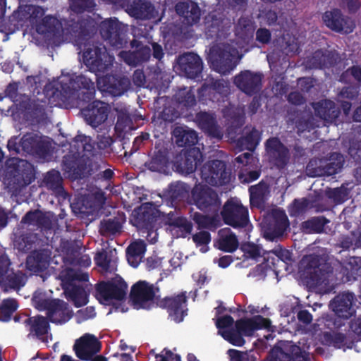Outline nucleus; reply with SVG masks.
I'll list each match as a JSON object with an SVG mask.
<instances>
[{"label":"nucleus","instance_id":"nucleus-1","mask_svg":"<svg viewBox=\"0 0 361 361\" xmlns=\"http://www.w3.org/2000/svg\"><path fill=\"white\" fill-rule=\"evenodd\" d=\"M114 61L112 56L106 53L105 49L94 48L83 54V62L90 71L97 76L98 88L102 92L113 97L121 95L129 87L127 78H117L112 75L101 76Z\"/></svg>","mask_w":361,"mask_h":361},{"label":"nucleus","instance_id":"nucleus-2","mask_svg":"<svg viewBox=\"0 0 361 361\" xmlns=\"http://www.w3.org/2000/svg\"><path fill=\"white\" fill-rule=\"evenodd\" d=\"M241 57L242 54L237 49H231L230 45L212 48L208 56L212 68L221 74L233 70Z\"/></svg>","mask_w":361,"mask_h":361},{"label":"nucleus","instance_id":"nucleus-3","mask_svg":"<svg viewBox=\"0 0 361 361\" xmlns=\"http://www.w3.org/2000/svg\"><path fill=\"white\" fill-rule=\"evenodd\" d=\"M33 302L39 310L47 309L51 322L63 324L72 317V312L66 303L59 300H47L44 299L42 293L36 292L33 296Z\"/></svg>","mask_w":361,"mask_h":361},{"label":"nucleus","instance_id":"nucleus-4","mask_svg":"<svg viewBox=\"0 0 361 361\" xmlns=\"http://www.w3.org/2000/svg\"><path fill=\"white\" fill-rule=\"evenodd\" d=\"M157 289L152 285L140 281L133 286L131 298L133 305L136 309H149L155 302Z\"/></svg>","mask_w":361,"mask_h":361},{"label":"nucleus","instance_id":"nucleus-5","mask_svg":"<svg viewBox=\"0 0 361 361\" xmlns=\"http://www.w3.org/2000/svg\"><path fill=\"white\" fill-rule=\"evenodd\" d=\"M68 279L63 280V286L65 293L74 302L76 307L85 305L87 302V295L85 290L82 288L78 287L75 284L68 283V280H80L85 281L87 276L85 274H76L73 271L70 270L67 273Z\"/></svg>","mask_w":361,"mask_h":361},{"label":"nucleus","instance_id":"nucleus-6","mask_svg":"<svg viewBox=\"0 0 361 361\" xmlns=\"http://www.w3.org/2000/svg\"><path fill=\"white\" fill-rule=\"evenodd\" d=\"M247 210L238 200H231L224 206L223 217L226 224L233 227L243 226L246 224Z\"/></svg>","mask_w":361,"mask_h":361},{"label":"nucleus","instance_id":"nucleus-7","mask_svg":"<svg viewBox=\"0 0 361 361\" xmlns=\"http://www.w3.org/2000/svg\"><path fill=\"white\" fill-rule=\"evenodd\" d=\"M322 19L329 29L337 32L350 33L355 27L354 21L348 17L343 16L338 9L325 12Z\"/></svg>","mask_w":361,"mask_h":361},{"label":"nucleus","instance_id":"nucleus-8","mask_svg":"<svg viewBox=\"0 0 361 361\" xmlns=\"http://www.w3.org/2000/svg\"><path fill=\"white\" fill-rule=\"evenodd\" d=\"M306 348L293 345L290 342H286L283 346L274 348L271 353L269 361H286L291 356L294 361H309V355Z\"/></svg>","mask_w":361,"mask_h":361},{"label":"nucleus","instance_id":"nucleus-9","mask_svg":"<svg viewBox=\"0 0 361 361\" xmlns=\"http://www.w3.org/2000/svg\"><path fill=\"white\" fill-rule=\"evenodd\" d=\"M202 177L206 183L212 185H220L228 180V173L225 164L221 161H213L205 164L202 169Z\"/></svg>","mask_w":361,"mask_h":361},{"label":"nucleus","instance_id":"nucleus-10","mask_svg":"<svg viewBox=\"0 0 361 361\" xmlns=\"http://www.w3.org/2000/svg\"><path fill=\"white\" fill-rule=\"evenodd\" d=\"M121 286L112 283H102L97 287V298L101 304L109 305L115 300H121L125 296Z\"/></svg>","mask_w":361,"mask_h":361},{"label":"nucleus","instance_id":"nucleus-11","mask_svg":"<svg viewBox=\"0 0 361 361\" xmlns=\"http://www.w3.org/2000/svg\"><path fill=\"white\" fill-rule=\"evenodd\" d=\"M74 349L79 358L87 360L99 352L100 345L95 336L85 334L76 341Z\"/></svg>","mask_w":361,"mask_h":361},{"label":"nucleus","instance_id":"nucleus-12","mask_svg":"<svg viewBox=\"0 0 361 361\" xmlns=\"http://www.w3.org/2000/svg\"><path fill=\"white\" fill-rule=\"evenodd\" d=\"M235 328L238 335L242 336H250L259 329H269L270 321L260 316L254 317L251 319H241L235 323Z\"/></svg>","mask_w":361,"mask_h":361},{"label":"nucleus","instance_id":"nucleus-13","mask_svg":"<svg viewBox=\"0 0 361 361\" xmlns=\"http://www.w3.org/2000/svg\"><path fill=\"white\" fill-rule=\"evenodd\" d=\"M9 260L6 256L0 258V283L8 285L12 288H18L25 284V276L21 274H15L9 269Z\"/></svg>","mask_w":361,"mask_h":361},{"label":"nucleus","instance_id":"nucleus-14","mask_svg":"<svg viewBox=\"0 0 361 361\" xmlns=\"http://www.w3.org/2000/svg\"><path fill=\"white\" fill-rule=\"evenodd\" d=\"M164 302L171 319L176 322L183 321L186 314V297L185 293L167 298L164 300Z\"/></svg>","mask_w":361,"mask_h":361},{"label":"nucleus","instance_id":"nucleus-15","mask_svg":"<svg viewBox=\"0 0 361 361\" xmlns=\"http://www.w3.org/2000/svg\"><path fill=\"white\" fill-rule=\"evenodd\" d=\"M233 323V319L230 316H224L216 319V325L219 329V334L224 339L234 345L242 346L245 343L243 338L234 331H230L226 329Z\"/></svg>","mask_w":361,"mask_h":361},{"label":"nucleus","instance_id":"nucleus-16","mask_svg":"<svg viewBox=\"0 0 361 361\" xmlns=\"http://www.w3.org/2000/svg\"><path fill=\"white\" fill-rule=\"evenodd\" d=\"M354 297L353 294L346 293L338 295L331 303L333 311L340 317L348 318L354 310L353 302Z\"/></svg>","mask_w":361,"mask_h":361},{"label":"nucleus","instance_id":"nucleus-17","mask_svg":"<svg viewBox=\"0 0 361 361\" xmlns=\"http://www.w3.org/2000/svg\"><path fill=\"white\" fill-rule=\"evenodd\" d=\"M180 66L188 78H195L202 71L200 58L192 53L182 56L179 60Z\"/></svg>","mask_w":361,"mask_h":361},{"label":"nucleus","instance_id":"nucleus-18","mask_svg":"<svg viewBox=\"0 0 361 361\" xmlns=\"http://www.w3.org/2000/svg\"><path fill=\"white\" fill-rule=\"evenodd\" d=\"M192 198L197 206L203 209L216 201V195L209 188L197 185L192 190Z\"/></svg>","mask_w":361,"mask_h":361},{"label":"nucleus","instance_id":"nucleus-19","mask_svg":"<svg viewBox=\"0 0 361 361\" xmlns=\"http://www.w3.org/2000/svg\"><path fill=\"white\" fill-rule=\"evenodd\" d=\"M260 82L261 75L253 74L250 71L243 72L235 78V85L247 94H250Z\"/></svg>","mask_w":361,"mask_h":361},{"label":"nucleus","instance_id":"nucleus-20","mask_svg":"<svg viewBox=\"0 0 361 361\" xmlns=\"http://www.w3.org/2000/svg\"><path fill=\"white\" fill-rule=\"evenodd\" d=\"M107 106L101 102H94L92 109L85 114L87 121L92 126H97L103 123L107 118Z\"/></svg>","mask_w":361,"mask_h":361},{"label":"nucleus","instance_id":"nucleus-21","mask_svg":"<svg viewBox=\"0 0 361 361\" xmlns=\"http://www.w3.org/2000/svg\"><path fill=\"white\" fill-rule=\"evenodd\" d=\"M176 11L183 16L188 24H192L200 18V11L197 5L192 1L181 2L176 5Z\"/></svg>","mask_w":361,"mask_h":361},{"label":"nucleus","instance_id":"nucleus-22","mask_svg":"<svg viewBox=\"0 0 361 361\" xmlns=\"http://www.w3.org/2000/svg\"><path fill=\"white\" fill-rule=\"evenodd\" d=\"M145 252V244L142 240H136L131 243L127 249V260L133 267L140 263Z\"/></svg>","mask_w":361,"mask_h":361},{"label":"nucleus","instance_id":"nucleus-23","mask_svg":"<svg viewBox=\"0 0 361 361\" xmlns=\"http://www.w3.org/2000/svg\"><path fill=\"white\" fill-rule=\"evenodd\" d=\"M316 114L327 122H333L338 116V113L334 109V103L331 101H322L314 106Z\"/></svg>","mask_w":361,"mask_h":361},{"label":"nucleus","instance_id":"nucleus-24","mask_svg":"<svg viewBox=\"0 0 361 361\" xmlns=\"http://www.w3.org/2000/svg\"><path fill=\"white\" fill-rule=\"evenodd\" d=\"M173 135L176 137V142L178 146L194 145L197 141L195 131L190 129L178 127L174 130Z\"/></svg>","mask_w":361,"mask_h":361},{"label":"nucleus","instance_id":"nucleus-25","mask_svg":"<svg viewBox=\"0 0 361 361\" xmlns=\"http://www.w3.org/2000/svg\"><path fill=\"white\" fill-rule=\"evenodd\" d=\"M238 247V240L229 228L219 231V247L226 252H233Z\"/></svg>","mask_w":361,"mask_h":361},{"label":"nucleus","instance_id":"nucleus-26","mask_svg":"<svg viewBox=\"0 0 361 361\" xmlns=\"http://www.w3.org/2000/svg\"><path fill=\"white\" fill-rule=\"evenodd\" d=\"M170 231L173 235L178 237H185L192 229L190 224L186 219L178 217L170 225Z\"/></svg>","mask_w":361,"mask_h":361},{"label":"nucleus","instance_id":"nucleus-27","mask_svg":"<svg viewBox=\"0 0 361 361\" xmlns=\"http://www.w3.org/2000/svg\"><path fill=\"white\" fill-rule=\"evenodd\" d=\"M267 149L273 157H278L282 163H284L287 150L276 138H272L267 141Z\"/></svg>","mask_w":361,"mask_h":361},{"label":"nucleus","instance_id":"nucleus-28","mask_svg":"<svg viewBox=\"0 0 361 361\" xmlns=\"http://www.w3.org/2000/svg\"><path fill=\"white\" fill-rule=\"evenodd\" d=\"M358 91L353 87H347L343 88L338 94V100L342 103V109L345 114H348L350 110L351 104L345 102V99H353L357 95Z\"/></svg>","mask_w":361,"mask_h":361},{"label":"nucleus","instance_id":"nucleus-29","mask_svg":"<svg viewBox=\"0 0 361 361\" xmlns=\"http://www.w3.org/2000/svg\"><path fill=\"white\" fill-rule=\"evenodd\" d=\"M18 308V304L13 299L4 300L0 307L1 318L2 321H8L11 314Z\"/></svg>","mask_w":361,"mask_h":361},{"label":"nucleus","instance_id":"nucleus-30","mask_svg":"<svg viewBox=\"0 0 361 361\" xmlns=\"http://www.w3.org/2000/svg\"><path fill=\"white\" fill-rule=\"evenodd\" d=\"M32 330L38 336H43L48 332L49 324L43 317H33L30 319Z\"/></svg>","mask_w":361,"mask_h":361},{"label":"nucleus","instance_id":"nucleus-31","mask_svg":"<svg viewBox=\"0 0 361 361\" xmlns=\"http://www.w3.org/2000/svg\"><path fill=\"white\" fill-rule=\"evenodd\" d=\"M61 27L60 22L55 18L51 16H46L42 20V25H39L37 28L39 32H52Z\"/></svg>","mask_w":361,"mask_h":361},{"label":"nucleus","instance_id":"nucleus-32","mask_svg":"<svg viewBox=\"0 0 361 361\" xmlns=\"http://www.w3.org/2000/svg\"><path fill=\"white\" fill-rule=\"evenodd\" d=\"M76 79L78 80L77 82L76 81H71L70 82V85L67 86L66 85V81L68 80V78L66 77V76H63L60 78V82L62 83V84H64L65 86H63V89L66 91L68 89L72 87V88H75V83H79L80 82L81 85L84 87V88H86L87 90H91V89H93V82L91 81L90 79L89 78H87V77H85V76H78L76 78Z\"/></svg>","mask_w":361,"mask_h":361},{"label":"nucleus","instance_id":"nucleus-33","mask_svg":"<svg viewBox=\"0 0 361 361\" xmlns=\"http://www.w3.org/2000/svg\"><path fill=\"white\" fill-rule=\"evenodd\" d=\"M202 158V154L199 149L192 148L188 154L187 158L186 166L185 172L186 173H192L196 168L197 162L200 161Z\"/></svg>","mask_w":361,"mask_h":361},{"label":"nucleus","instance_id":"nucleus-34","mask_svg":"<svg viewBox=\"0 0 361 361\" xmlns=\"http://www.w3.org/2000/svg\"><path fill=\"white\" fill-rule=\"evenodd\" d=\"M259 132L256 130H253L248 137L240 140V147L251 151L257 145V144L259 142Z\"/></svg>","mask_w":361,"mask_h":361},{"label":"nucleus","instance_id":"nucleus-35","mask_svg":"<svg viewBox=\"0 0 361 361\" xmlns=\"http://www.w3.org/2000/svg\"><path fill=\"white\" fill-rule=\"evenodd\" d=\"M193 240L197 246L200 247L202 252H206L208 250L207 245L210 241V235L209 233L202 231L195 234L193 236Z\"/></svg>","mask_w":361,"mask_h":361},{"label":"nucleus","instance_id":"nucleus-36","mask_svg":"<svg viewBox=\"0 0 361 361\" xmlns=\"http://www.w3.org/2000/svg\"><path fill=\"white\" fill-rule=\"evenodd\" d=\"M274 216L276 220L278 231L276 235H279L283 233L288 226V218L283 211L281 209H276Z\"/></svg>","mask_w":361,"mask_h":361},{"label":"nucleus","instance_id":"nucleus-37","mask_svg":"<svg viewBox=\"0 0 361 361\" xmlns=\"http://www.w3.org/2000/svg\"><path fill=\"white\" fill-rule=\"evenodd\" d=\"M117 25L111 20H105L102 24V35L104 38L111 37L116 32Z\"/></svg>","mask_w":361,"mask_h":361},{"label":"nucleus","instance_id":"nucleus-38","mask_svg":"<svg viewBox=\"0 0 361 361\" xmlns=\"http://www.w3.org/2000/svg\"><path fill=\"white\" fill-rule=\"evenodd\" d=\"M20 12H27L30 14V18L32 20L39 18L44 15V10L35 6H26L24 8H20Z\"/></svg>","mask_w":361,"mask_h":361},{"label":"nucleus","instance_id":"nucleus-39","mask_svg":"<svg viewBox=\"0 0 361 361\" xmlns=\"http://www.w3.org/2000/svg\"><path fill=\"white\" fill-rule=\"evenodd\" d=\"M228 355L231 361H250L251 356L247 353L240 352L235 349H231L228 351Z\"/></svg>","mask_w":361,"mask_h":361},{"label":"nucleus","instance_id":"nucleus-40","mask_svg":"<svg viewBox=\"0 0 361 361\" xmlns=\"http://www.w3.org/2000/svg\"><path fill=\"white\" fill-rule=\"evenodd\" d=\"M156 361H180V357L168 350H164L156 356Z\"/></svg>","mask_w":361,"mask_h":361},{"label":"nucleus","instance_id":"nucleus-41","mask_svg":"<svg viewBox=\"0 0 361 361\" xmlns=\"http://www.w3.org/2000/svg\"><path fill=\"white\" fill-rule=\"evenodd\" d=\"M95 314L94 308L92 307H88L85 310H79L77 313V317L78 322H80L82 320L93 318Z\"/></svg>","mask_w":361,"mask_h":361},{"label":"nucleus","instance_id":"nucleus-42","mask_svg":"<svg viewBox=\"0 0 361 361\" xmlns=\"http://www.w3.org/2000/svg\"><path fill=\"white\" fill-rule=\"evenodd\" d=\"M317 266V259L315 256H307L305 257L301 262L300 267L304 269H311Z\"/></svg>","mask_w":361,"mask_h":361},{"label":"nucleus","instance_id":"nucleus-43","mask_svg":"<svg viewBox=\"0 0 361 361\" xmlns=\"http://www.w3.org/2000/svg\"><path fill=\"white\" fill-rule=\"evenodd\" d=\"M145 11H141L140 13H133L137 18H148L152 16V13L154 11V8L149 4H145L141 7Z\"/></svg>","mask_w":361,"mask_h":361},{"label":"nucleus","instance_id":"nucleus-44","mask_svg":"<svg viewBox=\"0 0 361 361\" xmlns=\"http://www.w3.org/2000/svg\"><path fill=\"white\" fill-rule=\"evenodd\" d=\"M95 261L97 264L103 268V269L107 271L110 267V262L106 260V255L103 252L99 253L95 257Z\"/></svg>","mask_w":361,"mask_h":361},{"label":"nucleus","instance_id":"nucleus-45","mask_svg":"<svg viewBox=\"0 0 361 361\" xmlns=\"http://www.w3.org/2000/svg\"><path fill=\"white\" fill-rule=\"evenodd\" d=\"M257 39L262 43L267 42L270 39V33L266 29H260L257 32Z\"/></svg>","mask_w":361,"mask_h":361},{"label":"nucleus","instance_id":"nucleus-46","mask_svg":"<svg viewBox=\"0 0 361 361\" xmlns=\"http://www.w3.org/2000/svg\"><path fill=\"white\" fill-rule=\"evenodd\" d=\"M259 177V174L256 171L250 172L248 176H245L244 173H240L239 174V178L243 183H249L250 181H253L256 180Z\"/></svg>","mask_w":361,"mask_h":361},{"label":"nucleus","instance_id":"nucleus-47","mask_svg":"<svg viewBox=\"0 0 361 361\" xmlns=\"http://www.w3.org/2000/svg\"><path fill=\"white\" fill-rule=\"evenodd\" d=\"M343 6L353 12L358 9L360 3L357 0H343Z\"/></svg>","mask_w":361,"mask_h":361},{"label":"nucleus","instance_id":"nucleus-48","mask_svg":"<svg viewBox=\"0 0 361 361\" xmlns=\"http://www.w3.org/2000/svg\"><path fill=\"white\" fill-rule=\"evenodd\" d=\"M352 331L361 337V317L355 319L350 324Z\"/></svg>","mask_w":361,"mask_h":361},{"label":"nucleus","instance_id":"nucleus-49","mask_svg":"<svg viewBox=\"0 0 361 361\" xmlns=\"http://www.w3.org/2000/svg\"><path fill=\"white\" fill-rule=\"evenodd\" d=\"M252 159V153L250 152H245V153L239 155L236 158V161L243 164H247L250 163Z\"/></svg>","mask_w":361,"mask_h":361},{"label":"nucleus","instance_id":"nucleus-50","mask_svg":"<svg viewBox=\"0 0 361 361\" xmlns=\"http://www.w3.org/2000/svg\"><path fill=\"white\" fill-rule=\"evenodd\" d=\"M32 141H33V139L30 136L23 137V140H22L23 147L28 152H32L33 145H34V144H32Z\"/></svg>","mask_w":361,"mask_h":361},{"label":"nucleus","instance_id":"nucleus-51","mask_svg":"<svg viewBox=\"0 0 361 361\" xmlns=\"http://www.w3.org/2000/svg\"><path fill=\"white\" fill-rule=\"evenodd\" d=\"M172 269H176L180 267L182 263V256L180 253H176L174 256L169 261Z\"/></svg>","mask_w":361,"mask_h":361},{"label":"nucleus","instance_id":"nucleus-52","mask_svg":"<svg viewBox=\"0 0 361 361\" xmlns=\"http://www.w3.org/2000/svg\"><path fill=\"white\" fill-rule=\"evenodd\" d=\"M298 317L300 321L305 324L310 323L312 319V315L305 310L300 311L298 314Z\"/></svg>","mask_w":361,"mask_h":361},{"label":"nucleus","instance_id":"nucleus-53","mask_svg":"<svg viewBox=\"0 0 361 361\" xmlns=\"http://www.w3.org/2000/svg\"><path fill=\"white\" fill-rule=\"evenodd\" d=\"M120 56L121 58H123L125 61L130 65V66H135L138 61H136L135 59H133L132 58L134 57L133 54L128 52H121Z\"/></svg>","mask_w":361,"mask_h":361},{"label":"nucleus","instance_id":"nucleus-54","mask_svg":"<svg viewBox=\"0 0 361 361\" xmlns=\"http://www.w3.org/2000/svg\"><path fill=\"white\" fill-rule=\"evenodd\" d=\"M35 257L33 256H30L27 259V266L29 269L32 271H37L39 269V264L38 262L36 264H34Z\"/></svg>","mask_w":361,"mask_h":361},{"label":"nucleus","instance_id":"nucleus-55","mask_svg":"<svg viewBox=\"0 0 361 361\" xmlns=\"http://www.w3.org/2000/svg\"><path fill=\"white\" fill-rule=\"evenodd\" d=\"M192 278L194 281L197 283L198 285L203 284L207 279L205 274L202 271L194 274L192 275Z\"/></svg>","mask_w":361,"mask_h":361},{"label":"nucleus","instance_id":"nucleus-56","mask_svg":"<svg viewBox=\"0 0 361 361\" xmlns=\"http://www.w3.org/2000/svg\"><path fill=\"white\" fill-rule=\"evenodd\" d=\"M231 257L230 256H224L219 259V266L222 268H226L231 263Z\"/></svg>","mask_w":361,"mask_h":361},{"label":"nucleus","instance_id":"nucleus-57","mask_svg":"<svg viewBox=\"0 0 361 361\" xmlns=\"http://www.w3.org/2000/svg\"><path fill=\"white\" fill-rule=\"evenodd\" d=\"M195 96L190 92H187V96L184 99H182L180 102H184L185 105L192 106L195 103Z\"/></svg>","mask_w":361,"mask_h":361},{"label":"nucleus","instance_id":"nucleus-58","mask_svg":"<svg viewBox=\"0 0 361 361\" xmlns=\"http://www.w3.org/2000/svg\"><path fill=\"white\" fill-rule=\"evenodd\" d=\"M152 49L154 56L156 59H161L163 55L161 47L159 44L154 43L152 44Z\"/></svg>","mask_w":361,"mask_h":361},{"label":"nucleus","instance_id":"nucleus-59","mask_svg":"<svg viewBox=\"0 0 361 361\" xmlns=\"http://www.w3.org/2000/svg\"><path fill=\"white\" fill-rule=\"evenodd\" d=\"M288 99L290 102L295 104H299L302 102V97L300 94L297 92L291 93L288 97Z\"/></svg>","mask_w":361,"mask_h":361},{"label":"nucleus","instance_id":"nucleus-60","mask_svg":"<svg viewBox=\"0 0 361 361\" xmlns=\"http://www.w3.org/2000/svg\"><path fill=\"white\" fill-rule=\"evenodd\" d=\"M52 179L56 183H59V181L61 180V177H60V174L58 171H53L48 174L47 180L51 181Z\"/></svg>","mask_w":361,"mask_h":361},{"label":"nucleus","instance_id":"nucleus-61","mask_svg":"<svg viewBox=\"0 0 361 361\" xmlns=\"http://www.w3.org/2000/svg\"><path fill=\"white\" fill-rule=\"evenodd\" d=\"M344 337L342 335H336L333 341V344L335 347L341 348L343 347Z\"/></svg>","mask_w":361,"mask_h":361},{"label":"nucleus","instance_id":"nucleus-62","mask_svg":"<svg viewBox=\"0 0 361 361\" xmlns=\"http://www.w3.org/2000/svg\"><path fill=\"white\" fill-rule=\"evenodd\" d=\"M350 73L357 80L361 81V68L353 67L350 71Z\"/></svg>","mask_w":361,"mask_h":361},{"label":"nucleus","instance_id":"nucleus-63","mask_svg":"<svg viewBox=\"0 0 361 361\" xmlns=\"http://www.w3.org/2000/svg\"><path fill=\"white\" fill-rule=\"evenodd\" d=\"M249 252H250V256L253 258L260 255L259 249L255 245L250 246Z\"/></svg>","mask_w":361,"mask_h":361},{"label":"nucleus","instance_id":"nucleus-64","mask_svg":"<svg viewBox=\"0 0 361 361\" xmlns=\"http://www.w3.org/2000/svg\"><path fill=\"white\" fill-rule=\"evenodd\" d=\"M267 18L268 23L271 24V23H273L274 22H275V20L277 18V16H276V14L275 12L269 11L267 14Z\"/></svg>","mask_w":361,"mask_h":361}]
</instances>
